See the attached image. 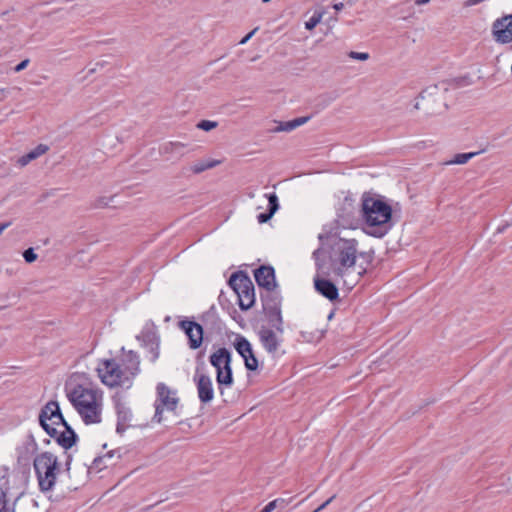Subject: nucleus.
Wrapping results in <instances>:
<instances>
[{
	"label": "nucleus",
	"instance_id": "obj_20",
	"mask_svg": "<svg viewBox=\"0 0 512 512\" xmlns=\"http://www.w3.org/2000/svg\"><path fill=\"white\" fill-rule=\"evenodd\" d=\"M310 116L295 118L290 121L280 122L277 127L273 129L274 132H290L294 129L306 124L310 120Z\"/></svg>",
	"mask_w": 512,
	"mask_h": 512
},
{
	"label": "nucleus",
	"instance_id": "obj_32",
	"mask_svg": "<svg viewBox=\"0 0 512 512\" xmlns=\"http://www.w3.org/2000/svg\"><path fill=\"white\" fill-rule=\"evenodd\" d=\"M437 89L436 85L426 88L420 93V98L424 99L426 94L432 95Z\"/></svg>",
	"mask_w": 512,
	"mask_h": 512
},
{
	"label": "nucleus",
	"instance_id": "obj_31",
	"mask_svg": "<svg viewBox=\"0 0 512 512\" xmlns=\"http://www.w3.org/2000/svg\"><path fill=\"white\" fill-rule=\"evenodd\" d=\"M30 60L29 59H25L23 61H21L19 64H17L15 67H14V71L15 72H21L22 70H24L28 64H29Z\"/></svg>",
	"mask_w": 512,
	"mask_h": 512
},
{
	"label": "nucleus",
	"instance_id": "obj_7",
	"mask_svg": "<svg viewBox=\"0 0 512 512\" xmlns=\"http://www.w3.org/2000/svg\"><path fill=\"white\" fill-rule=\"evenodd\" d=\"M101 383L109 388L130 384L127 371L115 359H99L95 368Z\"/></svg>",
	"mask_w": 512,
	"mask_h": 512
},
{
	"label": "nucleus",
	"instance_id": "obj_29",
	"mask_svg": "<svg viewBox=\"0 0 512 512\" xmlns=\"http://www.w3.org/2000/svg\"><path fill=\"white\" fill-rule=\"evenodd\" d=\"M184 147L185 145L181 142H170L164 149L166 152H178Z\"/></svg>",
	"mask_w": 512,
	"mask_h": 512
},
{
	"label": "nucleus",
	"instance_id": "obj_30",
	"mask_svg": "<svg viewBox=\"0 0 512 512\" xmlns=\"http://www.w3.org/2000/svg\"><path fill=\"white\" fill-rule=\"evenodd\" d=\"M23 257L27 263H32L37 259V254L33 248H28L23 252Z\"/></svg>",
	"mask_w": 512,
	"mask_h": 512
},
{
	"label": "nucleus",
	"instance_id": "obj_37",
	"mask_svg": "<svg viewBox=\"0 0 512 512\" xmlns=\"http://www.w3.org/2000/svg\"><path fill=\"white\" fill-rule=\"evenodd\" d=\"M9 226V223L0 224V235Z\"/></svg>",
	"mask_w": 512,
	"mask_h": 512
},
{
	"label": "nucleus",
	"instance_id": "obj_36",
	"mask_svg": "<svg viewBox=\"0 0 512 512\" xmlns=\"http://www.w3.org/2000/svg\"><path fill=\"white\" fill-rule=\"evenodd\" d=\"M430 0H415L416 5H424L427 4Z\"/></svg>",
	"mask_w": 512,
	"mask_h": 512
},
{
	"label": "nucleus",
	"instance_id": "obj_18",
	"mask_svg": "<svg viewBox=\"0 0 512 512\" xmlns=\"http://www.w3.org/2000/svg\"><path fill=\"white\" fill-rule=\"evenodd\" d=\"M117 426L116 431L122 434L128 427H130V422L133 418L132 412L130 408L126 407L123 404H118L117 407Z\"/></svg>",
	"mask_w": 512,
	"mask_h": 512
},
{
	"label": "nucleus",
	"instance_id": "obj_26",
	"mask_svg": "<svg viewBox=\"0 0 512 512\" xmlns=\"http://www.w3.org/2000/svg\"><path fill=\"white\" fill-rule=\"evenodd\" d=\"M322 13H314L308 21L305 22V28L307 30L314 29L322 20Z\"/></svg>",
	"mask_w": 512,
	"mask_h": 512
},
{
	"label": "nucleus",
	"instance_id": "obj_15",
	"mask_svg": "<svg viewBox=\"0 0 512 512\" xmlns=\"http://www.w3.org/2000/svg\"><path fill=\"white\" fill-rule=\"evenodd\" d=\"M254 277L260 287L265 288L268 292L276 287L275 272L271 266H261L254 271Z\"/></svg>",
	"mask_w": 512,
	"mask_h": 512
},
{
	"label": "nucleus",
	"instance_id": "obj_2",
	"mask_svg": "<svg viewBox=\"0 0 512 512\" xmlns=\"http://www.w3.org/2000/svg\"><path fill=\"white\" fill-rule=\"evenodd\" d=\"M392 211V206L384 197L369 192L363 193L361 217L369 235L381 238L388 233Z\"/></svg>",
	"mask_w": 512,
	"mask_h": 512
},
{
	"label": "nucleus",
	"instance_id": "obj_3",
	"mask_svg": "<svg viewBox=\"0 0 512 512\" xmlns=\"http://www.w3.org/2000/svg\"><path fill=\"white\" fill-rule=\"evenodd\" d=\"M39 422L46 433L55 438L64 449H69L75 444L77 435L64 419L58 402L46 403L40 411Z\"/></svg>",
	"mask_w": 512,
	"mask_h": 512
},
{
	"label": "nucleus",
	"instance_id": "obj_8",
	"mask_svg": "<svg viewBox=\"0 0 512 512\" xmlns=\"http://www.w3.org/2000/svg\"><path fill=\"white\" fill-rule=\"evenodd\" d=\"M229 284L238 297V304L242 310L250 309L255 303L254 285L251 279L243 272L232 274Z\"/></svg>",
	"mask_w": 512,
	"mask_h": 512
},
{
	"label": "nucleus",
	"instance_id": "obj_40",
	"mask_svg": "<svg viewBox=\"0 0 512 512\" xmlns=\"http://www.w3.org/2000/svg\"><path fill=\"white\" fill-rule=\"evenodd\" d=\"M112 456H113V452H109V453H107V455L105 457L111 458Z\"/></svg>",
	"mask_w": 512,
	"mask_h": 512
},
{
	"label": "nucleus",
	"instance_id": "obj_14",
	"mask_svg": "<svg viewBox=\"0 0 512 512\" xmlns=\"http://www.w3.org/2000/svg\"><path fill=\"white\" fill-rule=\"evenodd\" d=\"M198 398L201 403H210L214 398L213 382L209 375L200 374L194 376Z\"/></svg>",
	"mask_w": 512,
	"mask_h": 512
},
{
	"label": "nucleus",
	"instance_id": "obj_21",
	"mask_svg": "<svg viewBox=\"0 0 512 512\" xmlns=\"http://www.w3.org/2000/svg\"><path fill=\"white\" fill-rule=\"evenodd\" d=\"M48 151V146L47 145H44V144H39L36 148H34L32 151H30L29 153L21 156L19 159H18V164L21 166V167H24L26 166L28 163H30L31 161L37 159L38 157H40L41 155L45 154L46 152Z\"/></svg>",
	"mask_w": 512,
	"mask_h": 512
},
{
	"label": "nucleus",
	"instance_id": "obj_5",
	"mask_svg": "<svg viewBox=\"0 0 512 512\" xmlns=\"http://www.w3.org/2000/svg\"><path fill=\"white\" fill-rule=\"evenodd\" d=\"M209 361L211 365L216 369V381L223 402H234V396L228 393V390L234 383L231 368V353L226 348H219L213 354H211Z\"/></svg>",
	"mask_w": 512,
	"mask_h": 512
},
{
	"label": "nucleus",
	"instance_id": "obj_27",
	"mask_svg": "<svg viewBox=\"0 0 512 512\" xmlns=\"http://www.w3.org/2000/svg\"><path fill=\"white\" fill-rule=\"evenodd\" d=\"M218 125L217 122L215 121H210V120H202L200 121L198 124H197V127L201 130H204V131H210L214 128H216Z\"/></svg>",
	"mask_w": 512,
	"mask_h": 512
},
{
	"label": "nucleus",
	"instance_id": "obj_39",
	"mask_svg": "<svg viewBox=\"0 0 512 512\" xmlns=\"http://www.w3.org/2000/svg\"><path fill=\"white\" fill-rule=\"evenodd\" d=\"M347 4L352 5L356 0H344Z\"/></svg>",
	"mask_w": 512,
	"mask_h": 512
},
{
	"label": "nucleus",
	"instance_id": "obj_6",
	"mask_svg": "<svg viewBox=\"0 0 512 512\" xmlns=\"http://www.w3.org/2000/svg\"><path fill=\"white\" fill-rule=\"evenodd\" d=\"M34 470L42 492L51 491L57 481L60 464L56 455L51 452L38 454L33 461Z\"/></svg>",
	"mask_w": 512,
	"mask_h": 512
},
{
	"label": "nucleus",
	"instance_id": "obj_4",
	"mask_svg": "<svg viewBox=\"0 0 512 512\" xmlns=\"http://www.w3.org/2000/svg\"><path fill=\"white\" fill-rule=\"evenodd\" d=\"M358 242L355 239H339L335 245L333 272L341 277L344 284L354 287L362 276V271L355 272L354 267L358 253Z\"/></svg>",
	"mask_w": 512,
	"mask_h": 512
},
{
	"label": "nucleus",
	"instance_id": "obj_38",
	"mask_svg": "<svg viewBox=\"0 0 512 512\" xmlns=\"http://www.w3.org/2000/svg\"><path fill=\"white\" fill-rule=\"evenodd\" d=\"M103 460V458H96L94 460V463L96 464V466H99V463Z\"/></svg>",
	"mask_w": 512,
	"mask_h": 512
},
{
	"label": "nucleus",
	"instance_id": "obj_33",
	"mask_svg": "<svg viewBox=\"0 0 512 512\" xmlns=\"http://www.w3.org/2000/svg\"><path fill=\"white\" fill-rule=\"evenodd\" d=\"M336 495L331 496L328 500H326L324 503H322L317 509L314 510V512H320L323 509H325L334 499Z\"/></svg>",
	"mask_w": 512,
	"mask_h": 512
},
{
	"label": "nucleus",
	"instance_id": "obj_25",
	"mask_svg": "<svg viewBox=\"0 0 512 512\" xmlns=\"http://www.w3.org/2000/svg\"><path fill=\"white\" fill-rule=\"evenodd\" d=\"M289 504V500L283 498H277L269 502L260 512H272L276 508H284Z\"/></svg>",
	"mask_w": 512,
	"mask_h": 512
},
{
	"label": "nucleus",
	"instance_id": "obj_24",
	"mask_svg": "<svg viewBox=\"0 0 512 512\" xmlns=\"http://www.w3.org/2000/svg\"><path fill=\"white\" fill-rule=\"evenodd\" d=\"M8 481L5 480L0 484V512H15L14 507H10L8 505L7 500V491H8Z\"/></svg>",
	"mask_w": 512,
	"mask_h": 512
},
{
	"label": "nucleus",
	"instance_id": "obj_34",
	"mask_svg": "<svg viewBox=\"0 0 512 512\" xmlns=\"http://www.w3.org/2000/svg\"><path fill=\"white\" fill-rule=\"evenodd\" d=\"M258 30V28L253 29L251 32H249L240 42L239 44L243 45L245 44Z\"/></svg>",
	"mask_w": 512,
	"mask_h": 512
},
{
	"label": "nucleus",
	"instance_id": "obj_19",
	"mask_svg": "<svg viewBox=\"0 0 512 512\" xmlns=\"http://www.w3.org/2000/svg\"><path fill=\"white\" fill-rule=\"evenodd\" d=\"M265 196L268 199V211L257 216V220L261 224L268 222L279 209V201L275 193L266 194Z\"/></svg>",
	"mask_w": 512,
	"mask_h": 512
},
{
	"label": "nucleus",
	"instance_id": "obj_35",
	"mask_svg": "<svg viewBox=\"0 0 512 512\" xmlns=\"http://www.w3.org/2000/svg\"><path fill=\"white\" fill-rule=\"evenodd\" d=\"M345 6V3L344 2H338V3H335L333 4V8L336 10V11H340L344 8Z\"/></svg>",
	"mask_w": 512,
	"mask_h": 512
},
{
	"label": "nucleus",
	"instance_id": "obj_12",
	"mask_svg": "<svg viewBox=\"0 0 512 512\" xmlns=\"http://www.w3.org/2000/svg\"><path fill=\"white\" fill-rule=\"evenodd\" d=\"M179 327L183 330L188 337V345L192 350L198 349L203 342V327L191 320H182L179 322Z\"/></svg>",
	"mask_w": 512,
	"mask_h": 512
},
{
	"label": "nucleus",
	"instance_id": "obj_10",
	"mask_svg": "<svg viewBox=\"0 0 512 512\" xmlns=\"http://www.w3.org/2000/svg\"><path fill=\"white\" fill-rule=\"evenodd\" d=\"M275 311L278 322V324L275 325L276 331L270 328L262 327L258 332L259 340L262 346L269 354L272 355H275L278 352L282 343V338L280 335L283 333L281 311L278 307H275Z\"/></svg>",
	"mask_w": 512,
	"mask_h": 512
},
{
	"label": "nucleus",
	"instance_id": "obj_16",
	"mask_svg": "<svg viewBox=\"0 0 512 512\" xmlns=\"http://www.w3.org/2000/svg\"><path fill=\"white\" fill-rule=\"evenodd\" d=\"M120 365L125 371H127L126 375L131 381L132 378H134L140 371L139 356L133 351H128L123 354L122 363Z\"/></svg>",
	"mask_w": 512,
	"mask_h": 512
},
{
	"label": "nucleus",
	"instance_id": "obj_41",
	"mask_svg": "<svg viewBox=\"0 0 512 512\" xmlns=\"http://www.w3.org/2000/svg\"><path fill=\"white\" fill-rule=\"evenodd\" d=\"M271 0H262L263 3H268L270 2Z\"/></svg>",
	"mask_w": 512,
	"mask_h": 512
},
{
	"label": "nucleus",
	"instance_id": "obj_13",
	"mask_svg": "<svg viewBox=\"0 0 512 512\" xmlns=\"http://www.w3.org/2000/svg\"><path fill=\"white\" fill-rule=\"evenodd\" d=\"M234 347L244 359L245 367L250 371L257 370L258 360L254 355L251 343L244 336L236 337Z\"/></svg>",
	"mask_w": 512,
	"mask_h": 512
},
{
	"label": "nucleus",
	"instance_id": "obj_17",
	"mask_svg": "<svg viewBox=\"0 0 512 512\" xmlns=\"http://www.w3.org/2000/svg\"><path fill=\"white\" fill-rule=\"evenodd\" d=\"M314 286L319 294H321L323 297L327 298L330 301H335L339 297L337 287L329 280L315 278Z\"/></svg>",
	"mask_w": 512,
	"mask_h": 512
},
{
	"label": "nucleus",
	"instance_id": "obj_9",
	"mask_svg": "<svg viewBox=\"0 0 512 512\" xmlns=\"http://www.w3.org/2000/svg\"><path fill=\"white\" fill-rule=\"evenodd\" d=\"M155 414L154 420L161 423L163 412H173L177 408L179 398L177 391L168 387L165 383H158L156 386Z\"/></svg>",
	"mask_w": 512,
	"mask_h": 512
},
{
	"label": "nucleus",
	"instance_id": "obj_1",
	"mask_svg": "<svg viewBox=\"0 0 512 512\" xmlns=\"http://www.w3.org/2000/svg\"><path fill=\"white\" fill-rule=\"evenodd\" d=\"M65 393L86 425L102 421L103 391L84 374L72 375L65 384Z\"/></svg>",
	"mask_w": 512,
	"mask_h": 512
},
{
	"label": "nucleus",
	"instance_id": "obj_28",
	"mask_svg": "<svg viewBox=\"0 0 512 512\" xmlns=\"http://www.w3.org/2000/svg\"><path fill=\"white\" fill-rule=\"evenodd\" d=\"M348 56L351 58V59H354V60H359V61H366L370 58V55L369 53L367 52H355V51H351L349 52Z\"/></svg>",
	"mask_w": 512,
	"mask_h": 512
},
{
	"label": "nucleus",
	"instance_id": "obj_23",
	"mask_svg": "<svg viewBox=\"0 0 512 512\" xmlns=\"http://www.w3.org/2000/svg\"><path fill=\"white\" fill-rule=\"evenodd\" d=\"M482 152H483V150L476 151V152H469V153H458L453 157V159L445 162V164L446 165H462V164L467 163L469 160L476 157L477 155H480Z\"/></svg>",
	"mask_w": 512,
	"mask_h": 512
},
{
	"label": "nucleus",
	"instance_id": "obj_11",
	"mask_svg": "<svg viewBox=\"0 0 512 512\" xmlns=\"http://www.w3.org/2000/svg\"><path fill=\"white\" fill-rule=\"evenodd\" d=\"M492 36L498 44H508L512 41V14L495 19L491 28Z\"/></svg>",
	"mask_w": 512,
	"mask_h": 512
},
{
	"label": "nucleus",
	"instance_id": "obj_22",
	"mask_svg": "<svg viewBox=\"0 0 512 512\" xmlns=\"http://www.w3.org/2000/svg\"><path fill=\"white\" fill-rule=\"evenodd\" d=\"M221 163H222L221 160H216V159L199 160V161H196L195 163H193L189 167V170L193 174H200L208 169H212V168L220 165Z\"/></svg>",
	"mask_w": 512,
	"mask_h": 512
}]
</instances>
